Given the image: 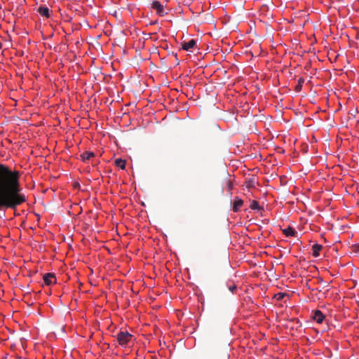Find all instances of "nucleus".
Listing matches in <instances>:
<instances>
[{
  "mask_svg": "<svg viewBox=\"0 0 359 359\" xmlns=\"http://www.w3.org/2000/svg\"><path fill=\"white\" fill-rule=\"evenodd\" d=\"M20 173L0 163V210H15L26 202L20 184Z\"/></svg>",
  "mask_w": 359,
  "mask_h": 359,
  "instance_id": "nucleus-1",
  "label": "nucleus"
},
{
  "mask_svg": "<svg viewBox=\"0 0 359 359\" xmlns=\"http://www.w3.org/2000/svg\"><path fill=\"white\" fill-rule=\"evenodd\" d=\"M132 334L128 332H119L116 335V339L121 346H126L132 339Z\"/></svg>",
  "mask_w": 359,
  "mask_h": 359,
  "instance_id": "nucleus-2",
  "label": "nucleus"
},
{
  "mask_svg": "<svg viewBox=\"0 0 359 359\" xmlns=\"http://www.w3.org/2000/svg\"><path fill=\"white\" fill-rule=\"evenodd\" d=\"M151 8L156 10V13L160 16H164L167 14L163 5L158 1H154L151 4Z\"/></svg>",
  "mask_w": 359,
  "mask_h": 359,
  "instance_id": "nucleus-3",
  "label": "nucleus"
},
{
  "mask_svg": "<svg viewBox=\"0 0 359 359\" xmlns=\"http://www.w3.org/2000/svg\"><path fill=\"white\" fill-rule=\"evenodd\" d=\"M43 281L46 285H50L51 284L56 283V278L54 273H48L43 275Z\"/></svg>",
  "mask_w": 359,
  "mask_h": 359,
  "instance_id": "nucleus-4",
  "label": "nucleus"
},
{
  "mask_svg": "<svg viewBox=\"0 0 359 359\" xmlns=\"http://www.w3.org/2000/svg\"><path fill=\"white\" fill-rule=\"evenodd\" d=\"M280 230L283 231V234L287 237H297L298 234L297 231H295L290 226H288L287 228L285 229L280 228Z\"/></svg>",
  "mask_w": 359,
  "mask_h": 359,
  "instance_id": "nucleus-5",
  "label": "nucleus"
},
{
  "mask_svg": "<svg viewBox=\"0 0 359 359\" xmlns=\"http://www.w3.org/2000/svg\"><path fill=\"white\" fill-rule=\"evenodd\" d=\"M232 210L233 212H238L243 205V201L239 197H235L233 201Z\"/></svg>",
  "mask_w": 359,
  "mask_h": 359,
  "instance_id": "nucleus-6",
  "label": "nucleus"
},
{
  "mask_svg": "<svg viewBox=\"0 0 359 359\" xmlns=\"http://www.w3.org/2000/svg\"><path fill=\"white\" fill-rule=\"evenodd\" d=\"M312 318L315 321L320 324L325 319V315L320 311L316 310Z\"/></svg>",
  "mask_w": 359,
  "mask_h": 359,
  "instance_id": "nucleus-7",
  "label": "nucleus"
},
{
  "mask_svg": "<svg viewBox=\"0 0 359 359\" xmlns=\"http://www.w3.org/2000/svg\"><path fill=\"white\" fill-rule=\"evenodd\" d=\"M196 41L194 39H191L189 41L183 42L182 43V48L185 50H189L191 48H193L196 46Z\"/></svg>",
  "mask_w": 359,
  "mask_h": 359,
  "instance_id": "nucleus-8",
  "label": "nucleus"
},
{
  "mask_svg": "<svg viewBox=\"0 0 359 359\" xmlns=\"http://www.w3.org/2000/svg\"><path fill=\"white\" fill-rule=\"evenodd\" d=\"M39 13L43 17L49 18L50 17V11L48 8L46 6H39L38 8Z\"/></svg>",
  "mask_w": 359,
  "mask_h": 359,
  "instance_id": "nucleus-9",
  "label": "nucleus"
},
{
  "mask_svg": "<svg viewBox=\"0 0 359 359\" xmlns=\"http://www.w3.org/2000/svg\"><path fill=\"white\" fill-rule=\"evenodd\" d=\"M323 247L319 244H314L312 246V255L314 257H318L320 255V251L322 250Z\"/></svg>",
  "mask_w": 359,
  "mask_h": 359,
  "instance_id": "nucleus-10",
  "label": "nucleus"
},
{
  "mask_svg": "<svg viewBox=\"0 0 359 359\" xmlns=\"http://www.w3.org/2000/svg\"><path fill=\"white\" fill-rule=\"evenodd\" d=\"M95 156V154L91 151H86L81 154V158L83 161L86 162Z\"/></svg>",
  "mask_w": 359,
  "mask_h": 359,
  "instance_id": "nucleus-11",
  "label": "nucleus"
},
{
  "mask_svg": "<svg viewBox=\"0 0 359 359\" xmlns=\"http://www.w3.org/2000/svg\"><path fill=\"white\" fill-rule=\"evenodd\" d=\"M115 165L122 170L126 168V161L122 158H117L115 160Z\"/></svg>",
  "mask_w": 359,
  "mask_h": 359,
  "instance_id": "nucleus-12",
  "label": "nucleus"
},
{
  "mask_svg": "<svg viewBox=\"0 0 359 359\" xmlns=\"http://www.w3.org/2000/svg\"><path fill=\"white\" fill-rule=\"evenodd\" d=\"M304 82V79L303 78H299L298 79L297 83L294 87V90L296 92L299 93L301 91Z\"/></svg>",
  "mask_w": 359,
  "mask_h": 359,
  "instance_id": "nucleus-13",
  "label": "nucleus"
},
{
  "mask_svg": "<svg viewBox=\"0 0 359 359\" xmlns=\"http://www.w3.org/2000/svg\"><path fill=\"white\" fill-rule=\"evenodd\" d=\"M250 208L252 210H257L259 211L261 210V208L259 205V203L256 201H252Z\"/></svg>",
  "mask_w": 359,
  "mask_h": 359,
  "instance_id": "nucleus-14",
  "label": "nucleus"
},
{
  "mask_svg": "<svg viewBox=\"0 0 359 359\" xmlns=\"http://www.w3.org/2000/svg\"><path fill=\"white\" fill-rule=\"evenodd\" d=\"M245 185L247 188H252L255 186V182L253 180H249L245 182Z\"/></svg>",
  "mask_w": 359,
  "mask_h": 359,
  "instance_id": "nucleus-15",
  "label": "nucleus"
},
{
  "mask_svg": "<svg viewBox=\"0 0 359 359\" xmlns=\"http://www.w3.org/2000/svg\"><path fill=\"white\" fill-rule=\"evenodd\" d=\"M352 250L353 252L359 253V243L352 246Z\"/></svg>",
  "mask_w": 359,
  "mask_h": 359,
  "instance_id": "nucleus-16",
  "label": "nucleus"
},
{
  "mask_svg": "<svg viewBox=\"0 0 359 359\" xmlns=\"http://www.w3.org/2000/svg\"><path fill=\"white\" fill-rule=\"evenodd\" d=\"M226 184H227L229 190L230 191L233 187V184H232L231 181L230 180H228L226 181Z\"/></svg>",
  "mask_w": 359,
  "mask_h": 359,
  "instance_id": "nucleus-17",
  "label": "nucleus"
},
{
  "mask_svg": "<svg viewBox=\"0 0 359 359\" xmlns=\"http://www.w3.org/2000/svg\"><path fill=\"white\" fill-rule=\"evenodd\" d=\"M229 289L231 292H233L237 289V287L235 284H233L229 287Z\"/></svg>",
  "mask_w": 359,
  "mask_h": 359,
  "instance_id": "nucleus-18",
  "label": "nucleus"
},
{
  "mask_svg": "<svg viewBox=\"0 0 359 359\" xmlns=\"http://www.w3.org/2000/svg\"><path fill=\"white\" fill-rule=\"evenodd\" d=\"M2 48V43L0 42V49Z\"/></svg>",
  "mask_w": 359,
  "mask_h": 359,
  "instance_id": "nucleus-19",
  "label": "nucleus"
},
{
  "mask_svg": "<svg viewBox=\"0 0 359 359\" xmlns=\"http://www.w3.org/2000/svg\"><path fill=\"white\" fill-rule=\"evenodd\" d=\"M207 250H210V246H206Z\"/></svg>",
  "mask_w": 359,
  "mask_h": 359,
  "instance_id": "nucleus-20",
  "label": "nucleus"
},
{
  "mask_svg": "<svg viewBox=\"0 0 359 359\" xmlns=\"http://www.w3.org/2000/svg\"><path fill=\"white\" fill-rule=\"evenodd\" d=\"M279 295H280V297H279V298H280V297H283V294H279Z\"/></svg>",
  "mask_w": 359,
  "mask_h": 359,
  "instance_id": "nucleus-21",
  "label": "nucleus"
},
{
  "mask_svg": "<svg viewBox=\"0 0 359 359\" xmlns=\"http://www.w3.org/2000/svg\"><path fill=\"white\" fill-rule=\"evenodd\" d=\"M86 230H87V229H86V228H84V232H86Z\"/></svg>",
  "mask_w": 359,
  "mask_h": 359,
  "instance_id": "nucleus-22",
  "label": "nucleus"
},
{
  "mask_svg": "<svg viewBox=\"0 0 359 359\" xmlns=\"http://www.w3.org/2000/svg\"><path fill=\"white\" fill-rule=\"evenodd\" d=\"M329 230H330V231H332V227L329 228Z\"/></svg>",
  "mask_w": 359,
  "mask_h": 359,
  "instance_id": "nucleus-23",
  "label": "nucleus"
}]
</instances>
